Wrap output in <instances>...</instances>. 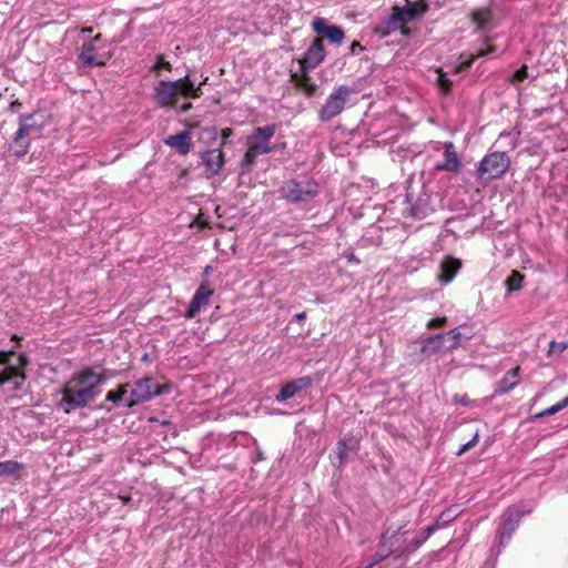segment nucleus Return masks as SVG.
I'll use <instances>...</instances> for the list:
<instances>
[{
    "mask_svg": "<svg viewBox=\"0 0 568 568\" xmlns=\"http://www.w3.org/2000/svg\"><path fill=\"white\" fill-rule=\"evenodd\" d=\"M105 377L101 367H85L72 374L64 383L57 405L65 414L85 407L101 394Z\"/></svg>",
    "mask_w": 568,
    "mask_h": 568,
    "instance_id": "obj_1",
    "label": "nucleus"
},
{
    "mask_svg": "<svg viewBox=\"0 0 568 568\" xmlns=\"http://www.w3.org/2000/svg\"><path fill=\"white\" fill-rule=\"evenodd\" d=\"M201 95V84L195 85L189 77L175 81H160L154 87V100L163 108H175L180 97L196 99Z\"/></svg>",
    "mask_w": 568,
    "mask_h": 568,
    "instance_id": "obj_2",
    "label": "nucleus"
},
{
    "mask_svg": "<svg viewBox=\"0 0 568 568\" xmlns=\"http://www.w3.org/2000/svg\"><path fill=\"white\" fill-rule=\"evenodd\" d=\"M275 132L276 126L271 124L254 129L252 134L246 138L247 150L241 161V170L243 173L251 170L258 155L272 152L271 140Z\"/></svg>",
    "mask_w": 568,
    "mask_h": 568,
    "instance_id": "obj_3",
    "label": "nucleus"
},
{
    "mask_svg": "<svg viewBox=\"0 0 568 568\" xmlns=\"http://www.w3.org/2000/svg\"><path fill=\"white\" fill-rule=\"evenodd\" d=\"M125 386L128 387L126 407L149 402L165 392L164 387L152 377H143L132 383H126Z\"/></svg>",
    "mask_w": 568,
    "mask_h": 568,
    "instance_id": "obj_4",
    "label": "nucleus"
},
{
    "mask_svg": "<svg viewBox=\"0 0 568 568\" xmlns=\"http://www.w3.org/2000/svg\"><path fill=\"white\" fill-rule=\"evenodd\" d=\"M509 164L510 160L506 152L496 151L488 153L477 166V178L480 180L498 179L506 173Z\"/></svg>",
    "mask_w": 568,
    "mask_h": 568,
    "instance_id": "obj_5",
    "label": "nucleus"
},
{
    "mask_svg": "<svg viewBox=\"0 0 568 568\" xmlns=\"http://www.w3.org/2000/svg\"><path fill=\"white\" fill-rule=\"evenodd\" d=\"M354 93L353 89L347 85L337 87L325 100V103L320 110L321 121H329L331 119L339 115L349 102L351 95Z\"/></svg>",
    "mask_w": 568,
    "mask_h": 568,
    "instance_id": "obj_6",
    "label": "nucleus"
},
{
    "mask_svg": "<svg viewBox=\"0 0 568 568\" xmlns=\"http://www.w3.org/2000/svg\"><path fill=\"white\" fill-rule=\"evenodd\" d=\"M40 125L36 123L33 116L21 119L20 126L10 144V150L17 155H24L28 152L30 141L40 136Z\"/></svg>",
    "mask_w": 568,
    "mask_h": 568,
    "instance_id": "obj_7",
    "label": "nucleus"
},
{
    "mask_svg": "<svg viewBox=\"0 0 568 568\" xmlns=\"http://www.w3.org/2000/svg\"><path fill=\"white\" fill-rule=\"evenodd\" d=\"M427 11V3L424 0L409 1L406 0L405 6H396L393 9V13L388 19V27L398 29L404 24L410 22L415 18L423 16Z\"/></svg>",
    "mask_w": 568,
    "mask_h": 568,
    "instance_id": "obj_8",
    "label": "nucleus"
},
{
    "mask_svg": "<svg viewBox=\"0 0 568 568\" xmlns=\"http://www.w3.org/2000/svg\"><path fill=\"white\" fill-rule=\"evenodd\" d=\"M531 511V507L525 505L510 506L501 516V521L498 528V539L500 546L510 539L513 532L516 530L518 523L526 514Z\"/></svg>",
    "mask_w": 568,
    "mask_h": 568,
    "instance_id": "obj_9",
    "label": "nucleus"
},
{
    "mask_svg": "<svg viewBox=\"0 0 568 568\" xmlns=\"http://www.w3.org/2000/svg\"><path fill=\"white\" fill-rule=\"evenodd\" d=\"M281 192L283 197L292 202L306 201L318 193V185L311 181H288L282 186Z\"/></svg>",
    "mask_w": 568,
    "mask_h": 568,
    "instance_id": "obj_10",
    "label": "nucleus"
},
{
    "mask_svg": "<svg viewBox=\"0 0 568 568\" xmlns=\"http://www.w3.org/2000/svg\"><path fill=\"white\" fill-rule=\"evenodd\" d=\"M400 527L397 530H387L383 534L381 540V551L377 552L372 560L361 566L359 568H373L376 564L388 557L394 550L398 549V541L406 532H400Z\"/></svg>",
    "mask_w": 568,
    "mask_h": 568,
    "instance_id": "obj_11",
    "label": "nucleus"
},
{
    "mask_svg": "<svg viewBox=\"0 0 568 568\" xmlns=\"http://www.w3.org/2000/svg\"><path fill=\"white\" fill-rule=\"evenodd\" d=\"M101 34H97L91 41L84 42L79 54L81 63L85 67L105 65L111 58L109 52H100L95 42L100 41Z\"/></svg>",
    "mask_w": 568,
    "mask_h": 568,
    "instance_id": "obj_12",
    "label": "nucleus"
},
{
    "mask_svg": "<svg viewBox=\"0 0 568 568\" xmlns=\"http://www.w3.org/2000/svg\"><path fill=\"white\" fill-rule=\"evenodd\" d=\"M313 30L325 37L329 42L341 44L345 34L342 28L335 24H328L324 18H316L312 22Z\"/></svg>",
    "mask_w": 568,
    "mask_h": 568,
    "instance_id": "obj_13",
    "label": "nucleus"
},
{
    "mask_svg": "<svg viewBox=\"0 0 568 568\" xmlns=\"http://www.w3.org/2000/svg\"><path fill=\"white\" fill-rule=\"evenodd\" d=\"M325 58V50L321 38L314 39L300 61L303 70L315 69Z\"/></svg>",
    "mask_w": 568,
    "mask_h": 568,
    "instance_id": "obj_14",
    "label": "nucleus"
},
{
    "mask_svg": "<svg viewBox=\"0 0 568 568\" xmlns=\"http://www.w3.org/2000/svg\"><path fill=\"white\" fill-rule=\"evenodd\" d=\"M24 379V374L16 367L4 366L0 369V387H3L6 392L20 389Z\"/></svg>",
    "mask_w": 568,
    "mask_h": 568,
    "instance_id": "obj_15",
    "label": "nucleus"
},
{
    "mask_svg": "<svg viewBox=\"0 0 568 568\" xmlns=\"http://www.w3.org/2000/svg\"><path fill=\"white\" fill-rule=\"evenodd\" d=\"M444 156L445 161L443 163H438L436 165L437 171H447L457 173L462 169V163L458 159L455 145L453 142L448 141L444 143Z\"/></svg>",
    "mask_w": 568,
    "mask_h": 568,
    "instance_id": "obj_16",
    "label": "nucleus"
},
{
    "mask_svg": "<svg viewBox=\"0 0 568 568\" xmlns=\"http://www.w3.org/2000/svg\"><path fill=\"white\" fill-rule=\"evenodd\" d=\"M312 378L310 376L300 377L285 384L276 395V402L282 403L292 398L296 393L310 387Z\"/></svg>",
    "mask_w": 568,
    "mask_h": 568,
    "instance_id": "obj_17",
    "label": "nucleus"
},
{
    "mask_svg": "<svg viewBox=\"0 0 568 568\" xmlns=\"http://www.w3.org/2000/svg\"><path fill=\"white\" fill-rule=\"evenodd\" d=\"M202 162L206 166L207 175L213 176L220 173L224 164V154L221 149H212L202 153Z\"/></svg>",
    "mask_w": 568,
    "mask_h": 568,
    "instance_id": "obj_18",
    "label": "nucleus"
},
{
    "mask_svg": "<svg viewBox=\"0 0 568 568\" xmlns=\"http://www.w3.org/2000/svg\"><path fill=\"white\" fill-rule=\"evenodd\" d=\"M520 381V368L517 366L508 371L498 382L494 396H501L513 390Z\"/></svg>",
    "mask_w": 568,
    "mask_h": 568,
    "instance_id": "obj_19",
    "label": "nucleus"
},
{
    "mask_svg": "<svg viewBox=\"0 0 568 568\" xmlns=\"http://www.w3.org/2000/svg\"><path fill=\"white\" fill-rule=\"evenodd\" d=\"M460 266L462 263L459 260L446 256L439 265L440 273L438 275V281L444 285L450 283L460 270Z\"/></svg>",
    "mask_w": 568,
    "mask_h": 568,
    "instance_id": "obj_20",
    "label": "nucleus"
},
{
    "mask_svg": "<svg viewBox=\"0 0 568 568\" xmlns=\"http://www.w3.org/2000/svg\"><path fill=\"white\" fill-rule=\"evenodd\" d=\"M211 295V290H209L205 285H200L189 305L186 317H194L199 313L201 307L209 303Z\"/></svg>",
    "mask_w": 568,
    "mask_h": 568,
    "instance_id": "obj_21",
    "label": "nucleus"
},
{
    "mask_svg": "<svg viewBox=\"0 0 568 568\" xmlns=\"http://www.w3.org/2000/svg\"><path fill=\"white\" fill-rule=\"evenodd\" d=\"M164 143L176 150L180 154L186 155L191 149V134L187 131H183L179 134L168 136Z\"/></svg>",
    "mask_w": 568,
    "mask_h": 568,
    "instance_id": "obj_22",
    "label": "nucleus"
},
{
    "mask_svg": "<svg viewBox=\"0 0 568 568\" xmlns=\"http://www.w3.org/2000/svg\"><path fill=\"white\" fill-rule=\"evenodd\" d=\"M292 77H293V80L295 81V85L301 91H303L306 95L311 97L316 92L317 85L312 80V78L308 77L307 74H305V73L302 75L293 74Z\"/></svg>",
    "mask_w": 568,
    "mask_h": 568,
    "instance_id": "obj_23",
    "label": "nucleus"
},
{
    "mask_svg": "<svg viewBox=\"0 0 568 568\" xmlns=\"http://www.w3.org/2000/svg\"><path fill=\"white\" fill-rule=\"evenodd\" d=\"M471 17L474 23H476L481 29H486L493 26V12L490 9L484 8L474 11Z\"/></svg>",
    "mask_w": 568,
    "mask_h": 568,
    "instance_id": "obj_24",
    "label": "nucleus"
},
{
    "mask_svg": "<svg viewBox=\"0 0 568 568\" xmlns=\"http://www.w3.org/2000/svg\"><path fill=\"white\" fill-rule=\"evenodd\" d=\"M105 399L112 402L116 405L126 406L128 399V387L124 385H120L116 390H110L106 393Z\"/></svg>",
    "mask_w": 568,
    "mask_h": 568,
    "instance_id": "obj_25",
    "label": "nucleus"
},
{
    "mask_svg": "<svg viewBox=\"0 0 568 568\" xmlns=\"http://www.w3.org/2000/svg\"><path fill=\"white\" fill-rule=\"evenodd\" d=\"M524 275L518 271H513L505 284L509 292L519 291L523 287Z\"/></svg>",
    "mask_w": 568,
    "mask_h": 568,
    "instance_id": "obj_26",
    "label": "nucleus"
},
{
    "mask_svg": "<svg viewBox=\"0 0 568 568\" xmlns=\"http://www.w3.org/2000/svg\"><path fill=\"white\" fill-rule=\"evenodd\" d=\"M24 465L14 460H6L0 463V475L10 476L23 469Z\"/></svg>",
    "mask_w": 568,
    "mask_h": 568,
    "instance_id": "obj_27",
    "label": "nucleus"
},
{
    "mask_svg": "<svg viewBox=\"0 0 568 568\" xmlns=\"http://www.w3.org/2000/svg\"><path fill=\"white\" fill-rule=\"evenodd\" d=\"M567 406H568V396L565 397L564 399L559 400L555 405L550 406L549 408H547V409L536 414L532 418L534 419H539V418H542V417H547V416L554 415V414L560 412L561 409L566 408Z\"/></svg>",
    "mask_w": 568,
    "mask_h": 568,
    "instance_id": "obj_28",
    "label": "nucleus"
},
{
    "mask_svg": "<svg viewBox=\"0 0 568 568\" xmlns=\"http://www.w3.org/2000/svg\"><path fill=\"white\" fill-rule=\"evenodd\" d=\"M444 338H445L444 334H436V335L427 337L424 341V346H423L424 351H432V352L439 351L443 346L442 342Z\"/></svg>",
    "mask_w": 568,
    "mask_h": 568,
    "instance_id": "obj_29",
    "label": "nucleus"
},
{
    "mask_svg": "<svg viewBox=\"0 0 568 568\" xmlns=\"http://www.w3.org/2000/svg\"><path fill=\"white\" fill-rule=\"evenodd\" d=\"M494 51H495V49L491 45H489L487 50H479L475 55H471L470 59L462 61L457 67L454 68V71L455 72L464 71V70H466V69H468L470 67V64H471V62L474 61L475 58L484 57V55H486L488 53H491Z\"/></svg>",
    "mask_w": 568,
    "mask_h": 568,
    "instance_id": "obj_30",
    "label": "nucleus"
},
{
    "mask_svg": "<svg viewBox=\"0 0 568 568\" xmlns=\"http://www.w3.org/2000/svg\"><path fill=\"white\" fill-rule=\"evenodd\" d=\"M355 445L352 446V448H354ZM351 449V447H348L347 445V442L346 439H342L337 443V447H336V456L335 458L333 459V464H338V465H342L344 463V459L347 455V450Z\"/></svg>",
    "mask_w": 568,
    "mask_h": 568,
    "instance_id": "obj_31",
    "label": "nucleus"
},
{
    "mask_svg": "<svg viewBox=\"0 0 568 568\" xmlns=\"http://www.w3.org/2000/svg\"><path fill=\"white\" fill-rule=\"evenodd\" d=\"M444 335H445V337H449L452 339V342L449 344V348L457 347L460 343V339L464 338V335L459 332L458 328H454ZM465 338H468V337L465 336Z\"/></svg>",
    "mask_w": 568,
    "mask_h": 568,
    "instance_id": "obj_32",
    "label": "nucleus"
},
{
    "mask_svg": "<svg viewBox=\"0 0 568 568\" xmlns=\"http://www.w3.org/2000/svg\"><path fill=\"white\" fill-rule=\"evenodd\" d=\"M448 72H438V75H437V82H438V85L439 88L444 91V92H448L450 90V85H452V81L448 79Z\"/></svg>",
    "mask_w": 568,
    "mask_h": 568,
    "instance_id": "obj_33",
    "label": "nucleus"
},
{
    "mask_svg": "<svg viewBox=\"0 0 568 568\" xmlns=\"http://www.w3.org/2000/svg\"><path fill=\"white\" fill-rule=\"evenodd\" d=\"M478 440H479V433L476 432V434L473 436V438L459 448V450L457 452V456H462L463 454H465L466 452H468L469 449L475 447L477 445Z\"/></svg>",
    "mask_w": 568,
    "mask_h": 568,
    "instance_id": "obj_34",
    "label": "nucleus"
},
{
    "mask_svg": "<svg viewBox=\"0 0 568 568\" xmlns=\"http://www.w3.org/2000/svg\"><path fill=\"white\" fill-rule=\"evenodd\" d=\"M447 322V318L446 317H437V318H433L430 320L428 323H427V327L428 328H437V327H443Z\"/></svg>",
    "mask_w": 568,
    "mask_h": 568,
    "instance_id": "obj_35",
    "label": "nucleus"
},
{
    "mask_svg": "<svg viewBox=\"0 0 568 568\" xmlns=\"http://www.w3.org/2000/svg\"><path fill=\"white\" fill-rule=\"evenodd\" d=\"M527 67L526 65H523L519 70H517L514 75H513V80L516 81V82H520L523 81L524 79L527 78Z\"/></svg>",
    "mask_w": 568,
    "mask_h": 568,
    "instance_id": "obj_36",
    "label": "nucleus"
},
{
    "mask_svg": "<svg viewBox=\"0 0 568 568\" xmlns=\"http://www.w3.org/2000/svg\"><path fill=\"white\" fill-rule=\"evenodd\" d=\"M454 402L464 406L473 405L475 403L467 395H455Z\"/></svg>",
    "mask_w": 568,
    "mask_h": 568,
    "instance_id": "obj_37",
    "label": "nucleus"
},
{
    "mask_svg": "<svg viewBox=\"0 0 568 568\" xmlns=\"http://www.w3.org/2000/svg\"><path fill=\"white\" fill-rule=\"evenodd\" d=\"M426 541V539H424L422 536H419L418 538L414 539L408 548L406 549L407 551H414L416 550L420 545H423L424 542Z\"/></svg>",
    "mask_w": 568,
    "mask_h": 568,
    "instance_id": "obj_38",
    "label": "nucleus"
},
{
    "mask_svg": "<svg viewBox=\"0 0 568 568\" xmlns=\"http://www.w3.org/2000/svg\"><path fill=\"white\" fill-rule=\"evenodd\" d=\"M426 541V539H424L422 536H419L418 538L414 539L408 548L406 549L407 551H414L416 550L420 545H423L424 542Z\"/></svg>",
    "mask_w": 568,
    "mask_h": 568,
    "instance_id": "obj_39",
    "label": "nucleus"
},
{
    "mask_svg": "<svg viewBox=\"0 0 568 568\" xmlns=\"http://www.w3.org/2000/svg\"><path fill=\"white\" fill-rule=\"evenodd\" d=\"M436 529H437V525H430V526H428V527H426V528L424 529V531L420 534V536H422L424 539H426V540H427V539L433 535V532H434Z\"/></svg>",
    "mask_w": 568,
    "mask_h": 568,
    "instance_id": "obj_40",
    "label": "nucleus"
},
{
    "mask_svg": "<svg viewBox=\"0 0 568 568\" xmlns=\"http://www.w3.org/2000/svg\"><path fill=\"white\" fill-rule=\"evenodd\" d=\"M155 68L156 69H160V68H165V69H171V65L169 62H166L162 57L159 58L156 64H155Z\"/></svg>",
    "mask_w": 568,
    "mask_h": 568,
    "instance_id": "obj_41",
    "label": "nucleus"
},
{
    "mask_svg": "<svg viewBox=\"0 0 568 568\" xmlns=\"http://www.w3.org/2000/svg\"><path fill=\"white\" fill-rule=\"evenodd\" d=\"M231 135H232V130L231 129L225 128V129L222 130V138H223L224 141L226 139H229Z\"/></svg>",
    "mask_w": 568,
    "mask_h": 568,
    "instance_id": "obj_42",
    "label": "nucleus"
},
{
    "mask_svg": "<svg viewBox=\"0 0 568 568\" xmlns=\"http://www.w3.org/2000/svg\"><path fill=\"white\" fill-rule=\"evenodd\" d=\"M356 49L363 50L362 45L358 42H353L351 45V51L354 53Z\"/></svg>",
    "mask_w": 568,
    "mask_h": 568,
    "instance_id": "obj_43",
    "label": "nucleus"
},
{
    "mask_svg": "<svg viewBox=\"0 0 568 568\" xmlns=\"http://www.w3.org/2000/svg\"><path fill=\"white\" fill-rule=\"evenodd\" d=\"M305 317H306V315H305V313H304V312L298 313V314H296V315H295V320H296L297 322H302V321H304V320H305Z\"/></svg>",
    "mask_w": 568,
    "mask_h": 568,
    "instance_id": "obj_44",
    "label": "nucleus"
},
{
    "mask_svg": "<svg viewBox=\"0 0 568 568\" xmlns=\"http://www.w3.org/2000/svg\"><path fill=\"white\" fill-rule=\"evenodd\" d=\"M190 108H191V103H185V104H183V105L181 106V110L185 112V111H187Z\"/></svg>",
    "mask_w": 568,
    "mask_h": 568,
    "instance_id": "obj_45",
    "label": "nucleus"
},
{
    "mask_svg": "<svg viewBox=\"0 0 568 568\" xmlns=\"http://www.w3.org/2000/svg\"><path fill=\"white\" fill-rule=\"evenodd\" d=\"M82 33H87V34H90L92 32V29L91 28H83L81 30Z\"/></svg>",
    "mask_w": 568,
    "mask_h": 568,
    "instance_id": "obj_46",
    "label": "nucleus"
},
{
    "mask_svg": "<svg viewBox=\"0 0 568 568\" xmlns=\"http://www.w3.org/2000/svg\"><path fill=\"white\" fill-rule=\"evenodd\" d=\"M197 223L201 225V226H206L207 224L205 222H203L201 220V216L197 217Z\"/></svg>",
    "mask_w": 568,
    "mask_h": 568,
    "instance_id": "obj_47",
    "label": "nucleus"
},
{
    "mask_svg": "<svg viewBox=\"0 0 568 568\" xmlns=\"http://www.w3.org/2000/svg\"><path fill=\"white\" fill-rule=\"evenodd\" d=\"M348 260H349V261H357V260L355 258V256H354V255H351V256L348 257Z\"/></svg>",
    "mask_w": 568,
    "mask_h": 568,
    "instance_id": "obj_48",
    "label": "nucleus"
},
{
    "mask_svg": "<svg viewBox=\"0 0 568 568\" xmlns=\"http://www.w3.org/2000/svg\"><path fill=\"white\" fill-rule=\"evenodd\" d=\"M210 271H211V267H210V266H207V267L205 268V274H209V273H210Z\"/></svg>",
    "mask_w": 568,
    "mask_h": 568,
    "instance_id": "obj_49",
    "label": "nucleus"
}]
</instances>
